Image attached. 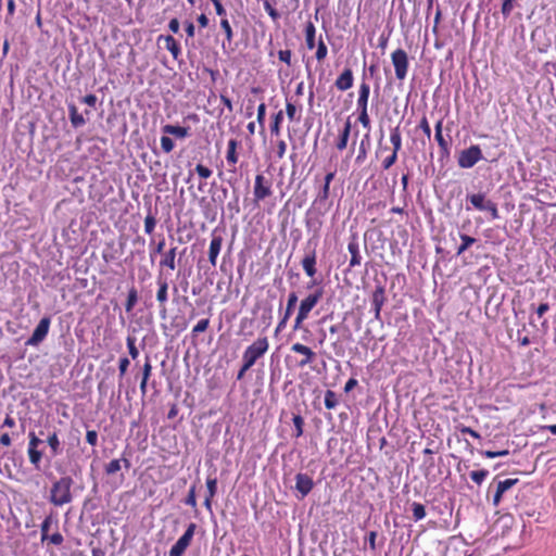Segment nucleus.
<instances>
[{
	"instance_id": "69168bd1",
	"label": "nucleus",
	"mask_w": 556,
	"mask_h": 556,
	"mask_svg": "<svg viewBox=\"0 0 556 556\" xmlns=\"http://www.w3.org/2000/svg\"><path fill=\"white\" fill-rule=\"evenodd\" d=\"M286 151H287V143L285 140H279L277 142V149H276V153H277V156L278 159H282L286 154Z\"/></svg>"
},
{
	"instance_id": "3c124183",
	"label": "nucleus",
	"mask_w": 556,
	"mask_h": 556,
	"mask_svg": "<svg viewBox=\"0 0 556 556\" xmlns=\"http://www.w3.org/2000/svg\"><path fill=\"white\" fill-rule=\"evenodd\" d=\"M185 504L195 508L197 507V494H195V485H192L188 492L187 497L185 498Z\"/></svg>"
},
{
	"instance_id": "4c0bfd02",
	"label": "nucleus",
	"mask_w": 556,
	"mask_h": 556,
	"mask_svg": "<svg viewBox=\"0 0 556 556\" xmlns=\"http://www.w3.org/2000/svg\"><path fill=\"white\" fill-rule=\"evenodd\" d=\"M328 54V48L326 43L324 42L323 38L320 37L317 43V50L315 53V58L318 62H323Z\"/></svg>"
},
{
	"instance_id": "7ed1b4c3",
	"label": "nucleus",
	"mask_w": 556,
	"mask_h": 556,
	"mask_svg": "<svg viewBox=\"0 0 556 556\" xmlns=\"http://www.w3.org/2000/svg\"><path fill=\"white\" fill-rule=\"evenodd\" d=\"M370 94V86L363 80L358 88V98L356 101L358 118L357 121L365 128H370V117L368 113V100Z\"/></svg>"
},
{
	"instance_id": "ea45409f",
	"label": "nucleus",
	"mask_w": 556,
	"mask_h": 556,
	"mask_svg": "<svg viewBox=\"0 0 556 556\" xmlns=\"http://www.w3.org/2000/svg\"><path fill=\"white\" fill-rule=\"evenodd\" d=\"M399 153L395 151H392L390 154H388L381 162V167L387 170L391 168L397 161Z\"/></svg>"
},
{
	"instance_id": "0e129e2a",
	"label": "nucleus",
	"mask_w": 556,
	"mask_h": 556,
	"mask_svg": "<svg viewBox=\"0 0 556 556\" xmlns=\"http://www.w3.org/2000/svg\"><path fill=\"white\" fill-rule=\"evenodd\" d=\"M86 441L91 445L96 446L98 444V433L94 430H88L86 433Z\"/></svg>"
},
{
	"instance_id": "a878e982",
	"label": "nucleus",
	"mask_w": 556,
	"mask_h": 556,
	"mask_svg": "<svg viewBox=\"0 0 556 556\" xmlns=\"http://www.w3.org/2000/svg\"><path fill=\"white\" fill-rule=\"evenodd\" d=\"M351 127H352L351 122H350V119H348L344 123V126H343L342 130L340 131L338 140L336 142V148L339 151H343L344 149H346L348 141H349L350 134H351Z\"/></svg>"
},
{
	"instance_id": "423d86ee",
	"label": "nucleus",
	"mask_w": 556,
	"mask_h": 556,
	"mask_svg": "<svg viewBox=\"0 0 556 556\" xmlns=\"http://www.w3.org/2000/svg\"><path fill=\"white\" fill-rule=\"evenodd\" d=\"M197 529V525L191 522L188 525L184 534L177 540V542L172 546L168 552V556H182L187 548L190 546L192 539L194 536V532Z\"/></svg>"
},
{
	"instance_id": "2eb2a0df",
	"label": "nucleus",
	"mask_w": 556,
	"mask_h": 556,
	"mask_svg": "<svg viewBox=\"0 0 556 556\" xmlns=\"http://www.w3.org/2000/svg\"><path fill=\"white\" fill-rule=\"evenodd\" d=\"M316 264L317 254L315 250H312L311 252L306 253L301 261V265L304 273L306 274V276L311 278H314L317 273Z\"/></svg>"
},
{
	"instance_id": "603ef678",
	"label": "nucleus",
	"mask_w": 556,
	"mask_h": 556,
	"mask_svg": "<svg viewBox=\"0 0 556 556\" xmlns=\"http://www.w3.org/2000/svg\"><path fill=\"white\" fill-rule=\"evenodd\" d=\"M161 148L163 152L170 153L175 148L174 141L169 137L163 136L161 137Z\"/></svg>"
},
{
	"instance_id": "a18cd8bd",
	"label": "nucleus",
	"mask_w": 556,
	"mask_h": 556,
	"mask_svg": "<svg viewBox=\"0 0 556 556\" xmlns=\"http://www.w3.org/2000/svg\"><path fill=\"white\" fill-rule=\"evenodd\" d=\"M330 195V185L324 184L320 190L318 191V194L316 197L315 202H326L329 199Z\"/></svg>"
},
{
	"instance_id": "338daca9",
	"label": "nucleus",
	"mask_w": 556,
	"mask_h": 556,
	"mask_svg": "<svg viewBox=\"0 0 556 556\" xmlns=\"http://www.w3.org/2000/svg\"><path fill=\"white\" fill-rule=\"evenodd\" d=\"M459 431L462 433H464V434H469L470 437H472L475 439H480L481 438L480 434L476 430H473V429H471L470 427H467V426H462L459 428Z\"/></svg>"
},
{
	"instance_id": "20e7f679",
	"label": "nucleus",
	"mask_w": 556,
	"mask_h": 556,
	"mask_svg": "<svg viewBox=\"0 0 556 556\" xmlns=\"http://www.w3.org/2000/svg\"><path fill=\"white\" fill-rule=\"evenodd\" d=\"M467 200L476 210L488 212L492 219L500 218L497 204L488 199L484 193L478 192L469 194L467 195Z\"/></svg>"
},
{
	"instance_id": "de8ad7c7",
	"label": "nucleus",
	"mask_w": 556,
	"mask_h": 556,
	"mask_svg": "<svg viewBox=\"0 0 556 556\" xmlns=\"http://www.w3.org/2000/svg\"><path fill=\"white\" fill-rule=\"evenodd\" d=\"M156 219L152 214H148L144 218V232L151 235L154 231Z\"/></svg>"
},
{
	"instance_id": "a19ab883",
	"label": "nucleus",
	"mask_w": 556,
	"mask_h": 556,
	"mask_svg": "<svg viewBox=\"0 0 556 556\" xmlns=\"http://www.w3.org/2000/svg\"><path fill=\"white\" fill-rule=\"evenodd\" d=\"M210 326V319L203 318L197 323L191 333L193 338H197L199 333L204 332Z\"/></svg>"
},
{
	"instance_id": "2f4dec72",
	"label": "nucleus",
	"mask_w": 556,
	"mask_h": 556,
	"mask_svg": "<svg viewBox=\"0 0 556 556\" xmlns=\"http://www.w3.org/2000/svg\"><path fill=\"white\" fill-rule=\"evenodd\" d=\"M283 121V112L279 111L273 115V122L270 124V134L273 136L280 135L281 123Z\"/></svg>"
},
{
	"instance_id": "c03bdc74",
	"label": "nucleus",
	"mask_w": 556,
	"mask_h": 556,
	"mask_svg": "<svg viewBox=\"0 0 556 556\" xmlns=\"http://www.w3.org/2000/svg\"><path fill=\"white\" fill-rule=\"evenodd\" d=\"M263 7L274 22H277L280 18L279 12L273 7V4L268 0L263 1Z\"/></svg>"
},
{
	"instance_id": "09e8293b",
	"label": "nucleus",
	"mask_w": 556,
	"mask_h": 556,
	"mask_svg": "<svg viewBox=\"0 0 556 556\" xmlns=\"http://www.w3.org/2000/svg\"><path fill=\"white\" fill-rule=\"evenodd\" d=\"M277 55H278L279 61L285 63L287 66H291L292 65V62H291L292 51L290 49L279 50L277 52Z\"/></svg>"
},
{
	"instance_id": "774afa93",
	"label": "nucleus",
	"mask_w": 556,
	"mask_h": 556,
	"mask_svg": "<svg viewBox=\"0 0 556 556\" xmlns=\"http://www.w3.org/2000/svg\"><path fill=\"white\" fill-rule=\"evenodd\" d=\"M185 30L188 36V38H193L195 34V27L194 24L190 21L185 22Z\"/></svg>"
},
{
	"instance_id": "1a4fd4ad",
	"label": "nucleus",
	"mask_w": 556,
	"mask_h": 556,
	"mask_svg": "<svg viewBox=\"0 0 556 556\" xmlns=\"http://www.w3.org/2000/svg\"><path fill=\"white\" fill-rule=\"evenodd\" d=\"M271 185V180L266 178L263 174L255 176L253 195L256 203L273 194Z\"/></svg>"
},
{
	"instance_id": "412c9836",
	"label": "nucleus",
	"mask_w": 556,
	"mask_h": 556,
	"mask_svg": "<svg viewBox=\"0 0 556 556\" xmlns=\"http://www.w3.org/2000/svg\"><path fill=\"white\" fill-rule=\"evenodd\" d=\"M442 126H443V121L442 119L438 121L435 124V127H434V130H435L434 138L441 149L442 154L448 155L450 142L443 137Z\"/></svg>"
},
{
	"instance_id": "473e14b6",
	"label": "nucleus",
	"mask_w": 556,
	"mask_h": 556,
	"mask_svg": "<svg viewBox=\"0 0 556 556\" xmlns=\"http://www.w3.org/2000/svg\"><path fill=\"white\" fill-rule=\"evenodd\" d=\"M58 523L56 520L53 519L51 515L47 516L43 521L40 525V533H41V541L45 542L48 540V534L50 531V528L52 523Z\"/></svg>"
},
{
	"instance_id": "58836bf2",
	"label": "nucleus",
	"mask_w": 556,
	"mask_h": 556,
	"mask_svg": "<svg viewBox=\"0 0 556 556\" xmlns=\"http://www.w3.org/2000/svg\"><path fill=\"white\" fill-rule=\"evenodd\" d=\"M292 422L295 429L294 437L300 438L303 434L304 419L301 415H293Z\"/></svg>"
},
{
	"instance_id": "c9c22d12",
	"label": "nucleus",
	"mask_w": 556,
	"mask_h": 556,
	"mask_svg": "<svg viewBox=\"0 0 556 556\" xmlns=\"http://www.w3.org/2000/svg\"><path fill=\"white\" fill-rule=\"evenodd\" d=\"M412 513L415 521H419L426 517V508L421 503H412Z\"/></svg>"
},
{
	"instance_id": "bb28decb",
	"label": "nucleus",
	"mask_w": 556,
	"mask_h": 556,
	"mask_svg": "<svg viewBox=\"0 0 556 556\" xmlns=\"http://www.w3.org/2000/svg\"><path fill=\"white\" fill-rule=\"evenodd\" d=\"M162 130L164 134L173 135L179 139L187 138L190 136L188 127H181V126H177V125H170V124L164 125L162 127Z\"/></svg>"
},
{
	"instance_id": "13d9d810",
	"label": "nucleus",
	"mask_w": 556,
	"mask_h": 556,
	"mask_svg": "<svg viewBox=\"0 0 556 556\" xmlns=\"http://www.w3.org/2000/svg\"><path fill=\"white\" fill-rule=\"evenodd\" d=\"M97 101H98V98L96 94L93 93H89V94H86L81 99H80V102L84 103V104H87L88 106L94 109L96 108V104H97Z\"/></svg>"
},
{
	"instance_id": "680f3d73",
	"label": "nucleus",
	"mask_w": 556,
	"mask_h": 556,
	"mask_svg": "<svg viewBox=\"0 0 556 556\" xmlns=\"http://www.w3.org/2000/svg\"><path fill=\"white\" fill-rule=\"evenodd\" d=\"M215 8L216 14L220 16L222 18L227 17V12L224 5L222 4L220 0H210Z\"/></svg>"
},
{
	"instance_id": "e433bc0d",
	"label": "nucleus",
	"mask_w": 556,
	"mask_h": 556,
	"mask_svg": "<svg viewBox=\"0 0 556 556\" xmlns=\"http://www.w3.org/2000/svg\"><path fill=\"white\" fill-rule=\"evenodd\" d=\"M338 404H339V401H338V396H337L336 392H333L331 390H327L325 393V406L328 409H333L337 407Z\"/></svg>"
},
{
	"instance_id": "393cba45",
	"label": "nucleus",
	"mask_w": 556,
	"mask_h": 556,
	"mask_svg": "<svg viewBox=\"0 0 556 556\" xmlns=\"http://www.w3.org/2000/svg\"><path fill=\"white\" fill-rule=\"evenodd\" d=\"M239 142L236 139H230L227 143V152H226V161L227 164L236 167V164L238 163L239 156L237 153Z\"/></svg>"
},
{
	"instance_id": "6ab92c4d",
	"label": "nucleus",
	"mask_w": 556,
	"mask_h": 556,
	"mask_svg": "<svg viewBox=\"0 0 556 556\" xmlns=\"http://www.w3.org/2000/svg\"><path fill=\"white\" fill-rule=\"evenodd\" d=\"M176 256H177V248L173 247L168 251L162 253V257L160 260V267L167 268L169 270H175L176 265Z\"/></svg>"
},
{
	"instance_id": "72a5a7b5",
	"label": "nucleus",
	"mask_w": 556,
	"mask_h": 556,
	"mask_svg": "<svg viewBox=\"0 0 556 556\" xmlns=\"http://www.w3.org/2000/svg\"><path fill=\"white\" fill-rule=\"evenodd\" d=\"M286 113L289 118V121H300L301 115L299 114V110L292 101L289 99L286 100Z\"/></svg>"
},
{
	"instance_id": "5701e85b",
	"label": "nucleus",
	"mask_w": 556,
	"mask_h": 556,
	"mask_svg": "<svg viewBox=\"0 0 556 556\" xmlns=\"http://www.w3.org/2000/svg\"><path fill=\"white\" fill-rule=\"evenodd\" d=\"M67 109L70 121L74 128L81 127L86 124V118L84 117V114L78 112V109L74 103H68Z\"/></svg>"
},
{
	"instance_id": "f8f14e48",
	"label": "nucleus",
	"mask_w": 556,
	"mask_h": 556,
	"mask_svg": "<svg viewBox=\"0 0 556 556\" xmlns=\"http://www.w3.org/2000/svg\"><path fill=\"white\" fill-rule=\"evenodd\" d=\"M386 300H387V298H386L384 287L381 285H378L371 294V306H372V311L375 314V318L377 320H380L381 309H382V306H383Z\"/></svg>"
},
{
	"instance_id": "6e6552de",
	"label": "nucleus",
	"mask_w": 556,
	"mask_h": 556,
	"mask_svg": "<svg viewBox=\"0 0 556 556\" xmlns=\"http://www.w3.org/2000/svg\"><path fill=\"white\" fill-rule=\"evenodd\" d=\"M391 61L394 66L395 77L404 80L408 72V56L405 50L399 48L391 53Z\"/></svg>"
},
{
	"instance_id": "8fccbe9b",
	"label": "nucleus",
	"mask_w": 556,
	"mask_h": 556,
	"mask_svg": "<svg viewBox=\"0 0 556 556\" xmlns=\"http://www.w3.org/2000/svg\"><path fill=\"white\" fill-rule=\"evenodd\" d=\"M122 468V460L121 459H112L110 463L105 466V472L106 475H113L121 470Z\"/></svg>"
},
{
	"instance_id": "7c9ffc66",
	"label": "nucleus",
	"mask_w": 556,
	"mask_h": 556,
	"mask_svg": "<svg viewBox=\"0 0 556 556\" xmlns=\"http://www.w3.org/2000/svg\"><path fill=\"white\" fill-rule=\"evenodd\" d=\"M137 302H138V290L136 289L135 286H132L128 290L127 299L125 302V311L127 313H131L134 311Z\"/></svg>"
},
{
	"instance_id": "b1692460",
	"label": "nucleus",
	"mask_w": 556,
	"mask_h": 556,
	"mask_svg": "<svg viewBox=\"0 0 556 556\" xmlns=\"http://www.w3.org/2000/svg\"><path fill=\"white\" fill-rule=\"evenodd\" d=\"M265 352L266 350H245L243 354V370L250 369Z\"/></svg>"
},
{
	"instance_id": "bf43d9fd",
	"label": "nucleus",
	"mask_w": 556,
	"mask_h": 556,
	"mask_svg": "<svg viewBox=\"0 0 556 556\" xmlns=\"http://www.w3.org/2000/svg\"><path fill=\"white\" fill-rule=\"evenodd\" d=\"M47 541H49L51 544L55 546H60L63 543L64 538L60 532L56 531L53 534H48Z\"/></svg>"
},
{
	"instance_id": "39448f33",
	"label": "nucleus",
	"mask_w": 556,
	"mask_h": 556,
	"mask_svg": "<svg viewBox=\"0 0 556 556\" xmlns=\"http://www.w3.org/2000/svg\"><path fill=\"white\" fill-rule=\"evenodd\" d=\"M482 159L483 155L480 147L478 144H472L459 152L457 164L460 168H471Z\"/></svg>"
},
{
	"instance_id": "9d476101",
	"label": "nucleus",
	"mask_w": 556,
	"mask_h": 556,
	"mask_svg": "<svg viewBox=\"0 0 556 556\" xmlns=\"http://www.w3.org/2000/svg\"><path fill=\"white\" fill-rule=\"evenodd\" d=\"M156 301L159 303V313L161 318H165L167 314L166 303L168 301V282L160 274L156 278Z\"/></svg>"
},
{
	"instance_id": "e2e57ef3",
	"label": "nucleus",
	"mask_w": 556,
	"mask_h": 556,
	"mask_svg": "<svg viewBox=\"0 0 556 556\" xmlns=\"http://www.w3.org/2000/svg\"><path fill=\"white\" fill-rule=\"evenodd\" d=\"M419 128L422 130V132L430 138L431 137V128L429 125V122L426 116H424L419 123Z\"/></svg>"
},
{
	"instance_id": "6e6d98bb",
	"label": "nucleus",
	"mask_w": 556,
	"mask_h": 556,
	"mask_svg": "<svg viewBox=\"0 0 556 556\" xmlns=\"http://www.w3.org/2000/svg\"><path fill=\"white\" fill-rule=\"evenodd\" d=\"M195 172L203 179H207L212 175V170L203 164H198L195 166Z\"/></svg>"
},
{
	"instance_id": "f257e3e1",
	"label": "nucleus",
	"mask_w": 556,
	"mask_h": 556,
	"mask_svg": "<svg viewBox=\"0 0 556 556\" xmlns=\"http://www.w3.org/2000/svg\"><path fill=\"white\" fill-rule=\"evenodd\" d=\"M74 480L71 476H62L52 482L48 500L55 507H62L73 502L72 488Z\"/></svg>"
},
{
	"instance_id": "5fc2aeb1",
	"label": "nucleus",
	"mask_w": 556,
	"mask_h": 556,
	"mask_svg": "<svg viewBox=\"0 0 556 556\" xmlns=\"http://www.w3.org/2000/svg\"><path fill=\"white\" fill-rule=\"evenodd\" d=\"M515 1L516 0H504L503 1L501 12L504 15V17H508L511 14Z\"/></svg>"
},
{
	"instance_id": "a211bd4d",
	"label": "nucleus",
	"mask_w": 556,
	"mask_h": 556,
	"mask_svg": "<svg viewBox=\"0 0 556 556\" xmlns=\"http://www.w3.org/2000/svg\"><path fill=\"white\" fill-rule=\"evenodd\" d=\"M157 40L159 41L164 40L165 48H166V50H168L170 52L174 60L177 61L179 59V56L181 54L180 45L172 35H167V36L161 35V36H159Z\"/></svg>"
},
{
	"instance_id": "f03ea898",
	"label": "nucleus",
	"mask_w": 556,
	"mask_h": 556,
	"mask_svg": "<svg viewBox=\"0 0 556 556\" xmlns=\"http://www.w3.org/2000/svg\"><path fill=\"white\" fill-rule=\"evenodd\" d=\"M323 295L324 289L319 287L300 302L299 311L294 319V329L302 327V324L308 318L312 309L319 303Z\"/></svg>"
},
{
	"instance_id": "49530a36",
	"label": "nucleus",
	"mask_w": 556,
	"mask_h": 556,
	"mask_svg": "<svg viewBox=\"0 0 556 556\" xmlns=\"http://www.w3.org/2000/svg\"><path fill=\"white\" fill-rule=\"evenodd\" d=\"M206 489L208 497H214L217 493V479L214 477H207Z\"/></svg>"
},
{
	"instance_id": "4d7b16f0",
	"label": "nucleus",
	"mask_w": 556,
	"mask_h": 556,
	"mask_svg": "<svg viewBox=\"0 0 556 556\" xmlns=\"http://www.w3.org/2000/svg\"><path fill=\"white\" fill-rule=\"evenodd\" d=\"M265 115H266V104L262 102L257 108V123L262 128H264L265 123Z\"/></svg>"
},
{
	"instance_id": "dca6fc26",
	"label": "nucleus",
	"mask_w": 556,
	"mask_h": 556,
	"mask_svg": "<svg viewBox=\"0 0 556 556\" xmlns=\"http://www.w3.org/2000/svg\"><path fill=\"white\" fill-rule=\"evenodd\" d=\"M314 481L306 473H298L295 476V489L301 493V497H305L313 489Z\"/></svg>"
},
{
	"instance_id": "4be33fe9",
	"label": "nucleus",
	"mask_w": 556,
	"mask_h": 556,
	"mask_svg": "<svg viewBox=\"0 0 556 556\" xmlns=\"http://www.w3.org/2000/svg\"><path fill=\"white\" fill-rule=\"evenodd\" d=\"M296 302H298L296 293L295 292H290L289 295H288L286 312H285L281 320L278 324V330L286 326L289 317L291 316V314L293 312V308L296 305Z\"/></svg>"
},
{
	"instance_id": "c85d7f7f",
	"label": "nucleus",
	"mask_w": 556,
	"mask_h": 556,
	"mask_svg": "<svg viewBox=\"0 0 556 556\" xmlns=\"http://www.w3.org/2000/svg\"><path fill=\"white\" fill-rule=\"evenodd\" d=\"M390 142L392 144V151L399 153L402 150V134L399 126L391 128Z\"/></svg>"
},
{
	"instance_id": "0eeeda50",
	"label": "nucleus",
	"mask_w": 556,
	"mask_h": 556,
	"mask_svg": "<svg viewBox=\"0 0 556 556\" xmlns=\"http://www.w3.org/2000/svg\"><path fill=\"white\" fill-rule=\"evenodd\" d=\"M41 443L42 440L39 439L34 431L28 433L27 455L29 463L37 470L40 469L41 460L43 457V452L38 448Z\"/></svg>"
},
{
	"instance_id": "052dcab7",
	"label": "nucleus",
	"mask_w": 556,
	"mask_h": 556,
	"mask_svg": "<svg viewBox=\"0 0 556 556\" xmlns=\"http://www.w3.org/2000/svg\"><path fill=\"white\" fill-rule=\"evenodd\" d=\"M294 351L304 355V358L299 362L301 366H304L307 363H309L311 359H312V356L314 355L313 350H308V349H305V350H294Z\"/></svg>"
},
{
	"instance_id": "4468645a",
	"label": "nucleus",
	"mask_w": 556,
	"mask_h": 556,
	"mask_svg": "<svg viewBox=\"0 0 556 556\" xmlns=\"http://www.w3.org/2000/svg\"><path fill=\"white\" fill-rule=\"evenodd\" d=\"M354 75L350 67H345L342 73L337 77L334 86L339 91H346L353 87Z\"/></svg>"
},
{
	"instance_id": "c756f323",
	"label": "nucleus",
	"mask_w": 556,
	"mask_h": 556,
	"mask_svg": "<svg viewBox=\"0 0 556 556\" xmlns=\"http://www.w3.org/2000/svg\"><path fill=\"white\" fill-rule=\"evenodd\" d=\"M220 28L225 33V41L223 42V49H225L226 43L229 46L232 43L235 34L227 17L220 20Z\"/></svg>"
},
{
	"instance_id": "37998d69",
	"label": "nucleus",
	"mask_w": 556,
	"mask_h": 556,
	"mask_svg": "<svg viewBox=\"0 0 556 556\" xmlns=\"http://www.w3.org/2000/svg\"><path fill=\"white\" fill-rule=\"evenodd\" d=\"M489 476V471L486 469H481V470H472L470 472V478L473 482H476L477 484H481L485 478Z\"/></svg>"
},
{
	"instance_id": "864d4df0",
	"label": "nucleus",
	"mask_w": 556,
	"mask_h": 556,
	"mask_svg": "<svg viewBox=\"0 0 556 556\" xmlns=\"http://www.w3.org/2000/svg\"><path fill=\"white\" fill-rule=\"evenodd\" d=\"M531 307L534 309L539 320H541L544 317V315L549 311V304L547 302L541 303L535 308L534 305H531Z\"/></svg>"
},
{
	"instance_id": "aec40b11",
	"label": "nucleus",
	"mask_w": 556,
	"mask_h": 556,
	"mask_svg": "<svg viewBox=\"0 0 556 556\" xmlns=\"http://www.w3.org/2000/svg\"><path fill=\"white\" fill-rule=\"evenodd\" d=\"M348 250L351 254L350 267L353 268L355 266H359L362 263V256L359 253V244L355 237L350 240Z\"/></svg>"
},
{
	"instance_id": "9b49d317",
	"label": "nucleus",
	"mask_w": 556,
	"mask_h": 556,
	"mask_svg": "<svg viewBox=\"0 0 556 556\" xmlns=\"http://www.w3.org/2000/svg\"><path fill=\"white\" fill-rule=\"evenodd\" d=\"M50 323L51 320L49 317L41 318L30 338H28V340L26 341V344L37 345L38 343H40L48 334Z\"/></svg>"
},
{
	"instance_id": "f3484780",
	"label": "nucleus",
	"mask_w": 556,
	"mask_h": 556,
	"mask_svg": "<svg viewBox=\"0 0 556 556\" xmlns=\"http://www.w3.org/2000/svg\"><path fill=\"white\" fill-rule=\"evenodd\" d=\"M46 442L50 448V457L59 456L63 453V444L60 440L58 431L48 432Z\"/></svg>"
},
{
	"instance_id": "ddd939ff",
	"label": "nucleus",
	"mask_w": 556,
	"mask_h": 556,
	"mask_svg": "<svg viewBox=\"0 0 556 556\" xmlns=\"http://www.w3.org/2000/svg\"><path fill=\"white\" fill-rule=\"evenodd\" d=\"M223 237L220 233H217L216 230H213L212 232V240L208 247V262L213 267L216 266L217 257L220 253L222 245H223Z\"/></svg>"
},
{
	"instance_id": "f704fd0d",
	"label": "nucleus",
	"mask_w": 556,
	"mask_h": 556,
	"mask_svg": "<svg viewBox=\"0 0 556 556\" xmlns=\"http://www.w3.org/2000/svg\"><path fill=\"white\" fill-rule=\"evenodd\" d=\"M460 240H462V244L457 248V251H456L457 255L463 254L470 245H472L476 242V238L470 237L465 233L460 235Z\"/></svg>"
},
{
	"instance_id": "79ce46f5",
	"label": "nucleus",
	"mask_w": 556,
	"mask_h": 556,
	"mask_svg": "<svg viewBox=\"0 0 556 556\" xmlns=\"http://www.w3.org/2000/svg\"><path fill=\"white\" fill-rule=\"evenodd\" d=\"M517 482L518 479L516 478H509L503 481H498L496 489L504 494L507 490L511 489L515 484H517Z\"/></svg>"
},
{
	"instance_id": "cd10ccee",
	"label": "nucleus",
	"mask_w": 556,
	"mask_h": 556,
	"mask_svg": "<svg viewBox=\"0 0 556 556\" xmlns=\"http://www.w3.org/2000/svg\"><path fill=\"white\" fill-rule=\"evenodd\" d=\"M304 34L307 49H314L316 47V27L312 21L305 24Z\"/></svg>"
}]
</instances>
